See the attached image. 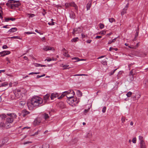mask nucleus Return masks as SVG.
<instances>
[{
    "instance_id": "8",
    "label": "nucleus",
    "mask_w": 148,
    "mask_h": 148,
    "mask_svg": "<svg viewBox=\"0 0 148 148\" xmlns=\"http://www.w3.org/2000/svg\"><path fill=\"white\" fill-rule=\"evenodd\" d=\"M29 112L26 110H23L22 111V114L23 117H25L26 115L28 114Z\"/></svg>"
},
{
    "instance_id": "30",
    "label": "nucleus",
    "mask_w": 148,
    "mask_h": 148,
    "mask_svg": "<svg viewBox=\"0 0 148 148\" xmlns=\"http://www.w3.org/2000/svg\"><path fill=\"white\" fill-rule=\"evenodd\" d=\"M78 39V37H76L75 38H74L71 40V41L72 42H76V41H77Z\"/></svg>"
},
{
    "instance_id": "7",
    "label": "nucleus",
    "mask_w": 148,
    "mask_h": 148,
    "mask_svg": "<svg viewBox=\"0 0 148 148\" xmlns=\"http://www.w3.org/2000/svg\"><path fill=\"white\" fill-rule=\"evenodd\" d=\"M43 49L45 51H47L49 50H54V49L52 47H48V46H45L44 48H43Z\"/></svg>"
},
{
    "instance_id": "19",
    "label": "nucleus",
    "mask_w": 148,
    "mask_h": 148,
    "mask_svg": "<svg viewBox=\"0 0 148 148\" xmlns=\"http://www.w3.org/2000/svg\"><path fill=\"white\" fill-rule=\"evenodd\" d=\"M43 117L45 120L48 119L49 118V116L48 114L46 113H45L43 114Z\"/></svg>"
},
{
    "instance_id": "11",
    "label": "nucleus",
    "mask_w": 148,
    "mask_h": 148,
    "mask_svg": "<svg viewBox=\"0 0 148 148\" xmlns=\"http://www.w3.org/2000/svg\"><path fill=\"white\" fill-rule=\"evenodd\" d=\"M57 97H58V94L56 93H52L51 95V99H53L54 98H56Z\"/></svg>"
},
{
    "instance_id": "16",
    "label": "nucleus",
    "mask_w": 148,
    "mask_h": 148,
    "mask_svg": "<svg viewBox=\"0 0 148 148\" xmlns=\"http://www.w3.org/2000/svg\"><path fill=\"white\" fill-rule=\"evenodd\" d=\"M50 96L49 94H47L44 97V99L45 102H46L49 99Z\"/></svg>"
},
{
    "instance_id": "39",
    "label": "nucleus",
    "mask_w": 148,
    "mask_h": 148,
    "mask_svg": "<svg viewBox=\"0 0 148 148\" xmlns=\"http://www.w3.org/2000/svg\"><path fill=\"white\" fill-rule=\"evenodd\" d=\"M133 71H132V70L130 73L129 74V75L130 76H131V75H132V77L133 78V76H134V74H133Z\"/></svg>"
},
{
    "instance_id": "37",
    "label": "nucleus",
    "mask_w": 148,
    "mask_h": 148,
    "mask_svg": "<svg viewBox=\"0 0 148 148\" xmlns=\"http://www.w3.org/2000/svg\"><path fill=\"white\" fill-rule=\"evenodd\" d=\"M5 126V124L4 123L1 122L0 123V127H4Z\"/></svg>"
},
{
    "instance_id": "14",
    "label": "nucleus",
    "mask_w": 148,
    "mask_h": 148,
    "mask_svg": "<svg viewBox=\"0 0 148 148\" xmlns=\"http://www.w3.org/2000/svg\"><path fill=\"white\" fill-rule=\"evenodd\" d=\"M92 5L91 2H89L86 5V9L87 10H90V8L91 7Z\"/></svg>"
},
{
    "instance_id": "34",
    "label": "nucleus",
    "mask_w": 148,
    "mask_h": 148,
    "mask_svg": "<svg viewBox=\"0 0 148 148\" xmlns=\"http://www.w3.org/2000/svg\"><path fill=\"white\" fill-rule=\"evenodd\" d=\"M117 69H116L114 70L113 71H111L110 73H109V75L110 76H111L113 74L115 71Z\"/></svg>"
},
{
    "instance_id": "12",
    "label": "nucleus",
    "mask_w": 148,
    "mask_h": 148,
    "mask_svg": "<svg viewBox=\"0 0 148 148\" xmlns=\"http://www.w3.org/2000/svg\"><path fill=\"white\" fill-rule=\"evenodd\" d=\"M70 6L73 7L75 8V9L77 10L78 7L76 5L74 2L70 3Z\"/></svg>"
},
{
    "instance_id": "35",
    "label": "nucleus",
    "mask_w": 148,
    "mask_h": 148,
    "mask_svg": "<svg viewBox=\"0 0 148 148\" xmlns=\"http://www.w3.org/2000/svg\"><path fill=\"white\" fill-rule=\"evenodd\" d=\"M2 87H5L7 86L8 83L7 82H5L1 84Z\"/></svg>"
},
{
    "instance_id": "36",
    "label": "nucleus",
    "mask_w": 148,
    "mask_h": 148,
    "mask_svg": "<svg viewBox=\"0 0 148 148\" xmlns=\"http://www.w3.org/2000/svg\"><path fill=\"white\" fill-rule=\"evenodd\" d=\"M0 117L3 119H5L6 117V115L5 114H2L0 115Z\"/></svg>"
},
{
    "instance_id": "26",
    "label": "nucleus",
    "mask_w": 148,
    "mask_h": 148,
    "mask_svg": "<svg viewBox=\"0 0 148 148\" xmlns=\"http://www.w3.org/2000/svg\"><path fill=\"white\" fill-rule=\"evenodd\" d=\"M77 93L79 97H81L82 95V92L79 90L77 91Z\"/></svg>"
},
{
    "instance_id": "57",
    "label": "nucleus",
    "mask_w": 148,
    "mask_h": 148,
    "mask_svg": "<svg viewBox=\"0 0 148 148\" xmlns=\"http://www.w3.org/2000/svg\"><path fill=\"white\" fill-rule=\"evenodd\" d=\"M102 63L104 65H105L107 64V62L106 60L102 61Z\"/></svg>"
},
{
    "instance_id": "13",
    "label": "nucleus",
    "mask_w": 148,
    "mask_h": 148,
    "mask_svg": "<svg viewBox=\"0 0 148 148\" xmlns=\"http://www.w3.org/2000/svg\"><path fill=\"white\" fill-rule=\"evenodd\" d=\"M13 119L12 118H8L6 119V121L8 123H11L13 122Z\"/></svg>"
},
{
    "instance_id": "32",
    "label": "nucleus",
    "mask_w": 148,
    "mask_h": 148,
    "mask_svg": "<svg viewBox=\"0 0 148 148\" xmlns=\"http://www.w3.org/2000/svg\"><path fill=\"white\" fill-rule=\"evenodd\" d=\"M116 38L114 39H113L111 41V40L110 41H109L108 42V44H110L112 42H114L116 40Z\"/></svg>"
},
{
    "instance_id": "41",
    "label": "nucleus",
    "mask_w": 148,
    "mask_h": 148,
    "mask_svg": "<svg viewBox=\"0 0 148 148\" xmlns=\"http://www.w3.org/2000/svg\"><path fill=\"white\" fill-rule=\"evenodd\" d=\"M106 106H104L102 110V112H103V113H105L106 111Z\"/></svg>"
},
{
    "instance_id": "9",
    "label": "nucleus",
    "mask_w": 148,
    "mask_h": 148,
    "mask_svg": "<svg viewBox=\"0 0 148 148\" xmlns=\"http://www.w3.org/2000/svg\"><path fill=\"white\" fill-rule=\"evenodd\" d=\"M41 121L39 119H36L35 120L34 122V125H39Z\"/></svg>"
},
{
    "instance_id": "48",
    "label": "nucleus",
    "mask_w": 148,
    "mask_h": 148,
    "mask_svg": "<svg viewBox=\"0 0 148 148\" xmlns=\"http://www.w3.org/2000/svg\"><path fill=\"white\" fill-rule=\"evenodd\" d=\"M26 34H36L34 32H25Z\"/></svg>"
},
{
    "instance_id": "6",
    "label": "nucleus",
    "mask_w": 148,
    "mask_h": 148,
    "mask_svg": "<svg viewBox=\"0 0 148 148\" xmlns=\"http://www.w3.org/2000/svg\"><path fill=\"white\" fill-rule=\"evenodd\" d=\"M14 95L16 99H18L22 97L21 93H18V92H15Z\"/></svg>"
},
{
    "instance_id": "49",
    "label": "nucleus",
    "mask_w": 148,
    "mask_h": 148,
    "mask_svg": "<svg viewBox=\"0 0 148 148\" xmlns=\"http://www.w3.org/2000/svg\"><path fill=\"white\" fill-rule=\"evenodd\" d=\"M52 60L51 59L49 58H47V59L45 60V61H47L48 62H50Z\"/></svg>"
},
{
    "instance_id": "24",
    "label": "nucleus",
    "mask_w": 148,
    "mask_h": 148,
    "mask_svg": "<svg viewBox=\"0 0 148 148\" xmlns=\"http://www.w3.org/2000/svg\"><path fill=\"white\" fill-rule=\"evenodd\" d=\"M26 102L25 101H21L19 103V105L21 106H23L25 104Z\"/></svg>"
},
{
    "instance_id": "4",
    "label": "nucleus",
    "mask_w": 148,
    "mask_h": 148,
    "mask_svg": "<svg viewBox=\"0 0 148 148\" xmlns=\"http://www.w3.org/2000/svg\"><path fill=\"white\" fill-rule=\"evenodd\" d=\"M71 93L72 95H71V97H69L68 96H66V97L68 99V102H69V101H70V102L71 103H73L74 102H75V103H77V102L76 101V99L73 98V97L74 95H73V93H72V92H71Z\"/></svg>"
},
{
    "instance_id": "44",
    "label": "nucleus",
    "mask_w": 148,
    "mask_h": 148,
    "mask_svg": "<svg viewBox=\"0 0 148 148\" xmlns=\"http://www.w3.org/2000/svg\"><path fill=\"white\" fill-rule=\"evenodd\" d=\"M29 17H33L35 16V15L34 14H28Z\"/></svg>"
},
{
    "instance_id": "55",
    "label": "nucleus",
    "mask_w": 148,
    "mask_h": 148,
    "mask_svg": "<svg viewBox=\"0 0 148 148\" xmlns=\"http://www.w3.org/2000/svg\"><path fill=\"white\" fill-rule=\"evenodd\" d=\"M71 15H72V17H71V18H75V15L74 14V13L73 12H72L71 14Z\"/></svg>"
},
{
    "instance_id": "54",
    "label": "nucleus",
    "mask_w": 148,
    "mask_h": 148,
    "mask_svg": "<svg viewBox=\"0 0 148 148\" xmlns=\"http://www.w3.org/2000/svg\"><path fill=\"white\" fill-rule=\"evenodd\" d=\"M129 6V3H128L125 6V7L124 8L125 9H127V8H128Z\"/></svg>"
},
{
    "instance_id": "61",
    "label": "nucleus",
    "mask_w": 148,
    "mask_h": 148,
    "mask_svg": "<svg viewBox=\"0 0 148 148\" xmlns=\"http://www.w3.org/2000/svg\"><path fill=\"white\" fill-rule=\"evenodd\" d=\"M101 37L102 36H97L95 37V38L96 39H99L101 38Z\"/></svg>"
},
{
    "instance_id": "40",
    "label": "nucleus",
    "mask_w": 148,
    "mask_h": 148,
    "mask_svg": "<svg viewBox=\"0 0 148 148\" xmlns=\"http://www.w3.org/2000/svg\"><path fill=\"white\" fill-rule=\"evenodd\" d=\"M87 75H86L84 74H75L73 75L74 76H85Z\"/></svg>"
},
{
    "instance_id": "5",
    "label": "nucleus",
    "mask_w": 148,
    "mask_h": 148,
    "mask_svg": "<svg viewBox=\"0 0 148 148\" xmlns=\"http://www.w3.org/2000/svg\"><path fill=\"white\" fill-rule=\"evenodd\" d=\"M10 53V51H3L0 52V54H1V56H4L6 55H8Z\"/></svg>"
},
{
    "instance_id": "46",
    "label": "nucleus",
    "mask_w": 148,
    "mask_h": 148,
    "mask_svg": "<svg viewBox=\"0 0 148 148\" xmlns=\"http://www.w3.org/2000/svg\"><path fill=\"white\" fill-rule=\"evenodd\" d=\"M132 142L133 143H136V138H133L132 140Z\"/></svg>"
},
{
    "instance_id": "18",
    "label": "nucleus",
    "mask_w": 148,
    "mask_h": 148,
    "mask_svg": "<svg viewBox=\"0 0 148 148\" xmlns=\"http://www.w3.org/2000/svg\"><path fill=\"white\" fill-rule=\"evenodd\" d=\"M12 3H14V4H16V6L18 7L20 5V3L18 1H16L13 0Z\"/></svg>"
},
{
    "instance_id": "2",
    "label": "nucleus",
    "mask_w": 148,
    "mask_h": 148,
    "mask_svg": "<svg viewBox=\"0 0 148 148\" xmlns=\"http://www.w3.org/2000/svg\"><path fill=\"white\" fill-rule=\"evenodd\" d=\"M13 0H9L8 1V2L6 3V5L8 7L12 9H14L18 7L16 6V4H14V3H12Z\"/></svg>"
},
{
    "instance_id": "45",
    "label": "nucleus",
    "mask_w": 148,
    "mask_h": 148,
    "mask_svg": "<svg viewBox=\"0 0 148 148\" xmlns=\"http://www.w3.org/2000/svg\"><path fill=\"white\" fill-rule=\"evenodd\" d=\"M66 7V8H68L69 6H70V3H66L65 4Z\"/></svg>"
},
{
    "instance_id": "42",
    "label": "nucleus",
    "mask_w": 148,
    "mask_h": 148,
    "mask_svg": "<svg viewBox=\"0 0 148 148\" xmlns=\"http://www.w3.org/2000/svg\"><path fill=\"white\" fill-rule=\"evenodd\" d=\"M138 33H139V30H136V32L135 34V37H137L138 35Z\"/></svg>"
},
{
    "instance_id": "23",
    "label": "nucleus",
    "mask_w": 148,
    "mask_h": 148,
    "mask_svg": "<svg viewBox=\"0 0 148 148\" xmlns=\"http://www.w3.org/2000/svg\"><path fill=\"white\" fill-rule=\"evenodd\" d=\"M63 55L65 56L66 57H67V58L70 57V55L68 53V52H64L63 53Z\"/></svg>"
},
{
    "instance_id": "21",
    "label": "nucleus",
    "mask_w": 148,
    "mask_h": 148,
    "mask_svg": "<svg viewBox=\"0 0 148 148\" xmlns=\"http://www.w3.org/2000/svg\"><path fill=\"white\" fill-rule=\"evenodd\" d=\"M127 10V9H125L124 8H123V10H122V11L121 12V14L122 16H123L124 14L126 13Z\"/></svg>"
},
{
    "instance_id": "63",
    "label": "nucleus",
    "mask_w": 148,
    "mask_h": 148,
    "mask_svg": "<svg viewBox=\"0 0 148 148\" xmlns=\"http://www.w3.org/2000/svg\"><path fill=\"white\" fill-rule=\"evenodd\" d=\"M10 20H11L12 21H14L15 19L14 18H10Z\"/></svg>"
},
{
    "instance_id": "33",
    "label": "nucleus",
    "mask_w": 148,
    "mask_h": 148,
    "mask_svg": "<svg viewBox=\"0 0 148 148\" xmlns=\"http://www.w3.org/2000/svg\"><path fill=\"white\" fill-rule=\"evenodd\" d=\"M109 21L110 22L112 23V22L114 21L115 22V19L113 18H111L109 19Z\"/></svg>"
},
{
    "instance_id": "62",
    "label": "nucleus",
    "mask_w": 148,
    "mask_h": 148,
    "mask_svg": "<svg viewBox=\"0 0 148 148\" xmlns=\"http://www.w3.org/2000/svg\"><path fill=\"white\" fill-rule=\"evenodd\" d=\"M4 140H3L2 141L3 143L0 145V147H2L3 145L5 143Z\"/></svg>"
},
{
    "instance_id": "43",
    "label": "nucleus",
    "mask_w": 148,
    "mask_h": 148,
    "mask_svg": "<svg viewBox=\"0 0 148 148\" xmlns=\"http://www.w3.org/2000/svg\"><path fill=\"white\" fill-rule=\"evenodd\" d=\"M135 53H134V55L135 56H139L140 55H139V52L138 51H136L135 52Z\"/></svg>"
},
{
    "instance_id": "58",
    "label": "nucleus",
    "mask_w": 148,
    "mask_h": 148,
    "mask_svg": "<svg viewBox=\"0 0 148 148\" xmlns=\"http://www.w3.org/2000/svg\"><path fill=\"white\" fill-rule=\"evenodd\" d=\"M8 48V46L6 45H3L2 47V48L3 49H6Z\"/></svg>"
},
{
    "instance_id": "28",
    "label": "nucleus",
    "mask_w": 148,
    "mask_h": 148,
    "mask_svg": "<svg viewBox=\"0 0 148 148\" xmlns=\"http://www.w3.org/2000/svg\"><path fill=\"white\" fill-rule=\"evenodd\" d=\"M62 65H63V66H62V67L64 68L63 69V70H65V69H69V68H71L70 67H69V68H67V67H68L69 66V65H63V64H62Z\"/></svg>"
},
{
    "instance_id": "17",
    "label": "nucleus",
    "mask_w": 148,
    "mask_h": 148,
    "mask_svg": "<svg viewBox=\"0 0 148 148\" xmlns=\"http://www.w3.org/2000/svg\"><path fill=\"white\" fill-rule=\"evenodd\" d=\"M140 148H146L144 141L140 142Z\"/></svg>"
},
{
    "instance_id": "53",
    "label": "nucleus",
    "mask_w": 148,
    "mask_h": 148,
    "mask_svg": "<svg viewBox=\"0 0 148 148\" xmlns=\"http://www.w3.org/2000/svg\"><path fill=\"white\" fill-rule=\"evenodd\" d=\"M100 33L101 34L104 35L106 33V32L105 31H102L100 32Z\"/></svg>"
},
{
    "instance_id": "47",
    "label": "nucleus",
    "mask_w": 148,
    "mask_h": 148,
    "mask_svg": "<svg viewBox=\"0 0 148 148\" xmlns=\"http://www.w3.org/2000/svg\"><path fill=\"white\" fill-rule=\"evenodd\" d=\"M82 38H84L85 37H87V35H85L83 34H82Z\"/></svg>"
},
{
    "instance_id": "22",
    "label": "nucleus",
    "mask_w": 148,
    "mask_h": 148,
    "mask_svg": "<svg viewBox=\"0 0 148 148\" xmlns=\"http://www.w3.org/2000/svg\"><path fill=\"white\" fill-rule=\"evenodd\" d=\"M49 145L48 144H43L42 147V148H49Z\"/></svg>"
},
{
    "instance_id": "51",
    "label": "nucleus",
    "mask_w": 148,
    "mask_h": 148,
    "mask_svg": "<svg viewBox=\"0 0 148 148\" xmlns=\"http://www.w3.org/2000/svg\"><path fill=\"white\" fill-rule=\"evenodd\" d=\"M34 65L36 67H38L39 66H41V64H38V63H35L34 64Z\"/></svg>"
},
{
    "instance_id": "15",
    "label": "nucleus",
    "mask_w": 148,
    "mask_h": 148,
    "mask_svg": "<svg viewBox=\"0 0 148 148\" xmlns=\"http://www.w3.org/2000/svg\"><path fill=\"white\" fill-rule=\"evenodd\" d=\"M17 30V28L16 27L12 28L10 29L8 31V32H16Z\"/></svg>"
},
{
    "instance_id": "1",
    "label": "nucleus",
    "mask_w": 148,
    "mask_h": 148,
    "mask_svg": "<svg viewBox=\"0 0 148 148\" xmlns=\"http://www.w3.org/2000/svg\"><path fill=\"white\" fill-rule=\"evenodd\" d=\"M43 100L38 97H33L31 100L28 101L27 104L29 109L32 110L34 107H37L42 106Z\"/></svg>"
},
{
    "instance_id": "20",
    "label": "nucleus",
    "mask_w": 148,
    "mask_h": 148,
    "mask_svg": "<svg viewBox=\"0 0 148 148\" xmlns=\"http://www.w3.org/2000/svg\"><path fill=\"white\" fill-rule=\"evenodd\" d=\"M3 15V13L2 11V8L0 6V19H3V17L2 15Z\"/></svg>"
},
{
    "instance_id": "29",
    "label": "nucleus",
    "mask_w": 148,
    "mask_h": 148,
    "mask_svg": "<svg viewBox=\"0 0 148 148\" xmlns=\"http://www.w3.org/2000/svg\"><path fill=\"white\" fill-rule=\"evenodd\" d=\"M139 139L140 141V142L144 141L143 140V137L141 136H139Z\"/></svg>"
},
{
    "instance_id": "25",
    "label": "nucleus",
    "mask_w": 148,
    "mask_h": 148,
    "mask_svg": "<svg viewBox=\"0 0 148 148\" xmlns=\"http://www.w3.org/2000/svg\"><path fill=\"white\" fill-rule=\"evenodd\" d=\"M72 59L73 60H74V59L76 60H76V61H75V62H77V61H79L83 60H84L83 59H79V58L77 57H75V58H72Z\"/></svg>"
},
{
    "instance_id": "56",
    "label": "nucleus",
    "mask_w": 148,
    "mask_h": 148,
    "mask_svg": "<svg viewBox=\"0 0 148 148\" xmlns=\"http://www.w3.org/2000/svg\"><path fill=\"white\" fill-rule=\"evenodd\" d=\"M32 143L31 142L28 141L25 142L24 143V145H26V144H28V143Z\"/></svg>"
},
{
    "instance_id": "60",
    "label": "nucleus",
    "mask_w": 148,
    "mask_h": 148,
    "mask_svg": "<svg viewBox=\"0 0 148 148\" xmlns=\"http://www.w3.org/2000/svg\"><path fill=\"white\" fill-rule=\"evenodd\" d=\"M10 20V18H6L5 19V21L6 22H8Z\"/></svg>"
},
{
    "instance_id": "64",
    "label": "nucleus",
    "mask_w": 148,
    "mask_h": 148,
    "mask_svg": "<svg viewBox=\"0 0 148 148\" xmlns=\"http://www.w3.org/2000/svg\"><path fill=\"white\" fill-rule=\"evenodd\" d=\"M92 41V40H88L86 41V42L88 43H90Z\"/></svg>"
},
{
    "instance_id": "59",
    "label": "nucleus",
    "mask_w": 148,
    "mask_h": 148,
    "mask_svg": "<svg viewBox=\"0 0 148 148\" xmlns=\"http://www.w3.org/2000/svg\"><path fill=\"white\" fill-rule=\"evenodd\" d=\"M92 136V134H91L88 133V134L87 135V136L88 137L90 138Z\"/></svg>"
},
{
    "instance_id": "52",
    "label": "nucleus",
    "mask_w": 148,
    "mask_h": 148,
    "mask_svg": "<svg viewBox=\"0 0 148 148\" xmlns=\"http://www.w3.org/2000/svg\"><path fill=\"white\" fill-rule=\"evenodd\" d=\"M121 121H122V123H124L125 121V118L123 117H122L121 119Z\"/></svg>"
},
{
    "instance_id": "3",
    "label": "nucleus",
    "mask_w": 148,
    "mask_h": 148,
    "mask_svg": "<svg viewBox=\"0 0 148 148\" xmlns=\"http://www.w3.org/2000/svg\"><path fill=\"white\" fill-rule=\"evenodd\" d=\"M71 92H72V93H73V95H74L75 93L74 91L72 90H69L63 92L62 95L60 97H58V99H59L62 98L66 95L70 94Z\"/></svg>"
},
{
    "instance_id": "50",
    "label": "nucleus",
    "mask_w": 148,
    "mask_h": 148,
    "mask_svg": "<svg viewBox=\"0 0 148 148\" xmlns=\"http://www.w3.org/2000/svg\"><path fill=\"white\" fill-rule=\"evenodd\" d=\"M16 115L14 113H12V117H14L15 118H16Z\"/></svg>"
},
{
    "instance_id": "31",
    "label": "nucleus",
    "mask_w": 148,
    "mask_h": 148,
    "mask_svg": "<svg viewBox=\"0 0 148 148\" xmlns=\"http://www.w3.org/2000/svg\"><path fill=\"white\" fill-rule=\"evenodd\" d=\"M132 94V92L130 91L128 92L126 94V96L128 97H130Z\"/></svg>"
},
{
    "instance_id": "10",
    "label": "nucleus",
    "mask_w": 148,
    "mask_h": 148,
    "mask_svg": "<svg viewBox=\"0 0 148 148\" xmlns=\"http://www.w3.org/2000/svg\"><path fill=\"white\" fill-rule=\"evenodd\" d=\"M80 28H74L73 31V34H77L79 33L80 31L79 30V29H80Z\"/></svg>"
},
{
    "instance_id": "38",
    "label": "nucleus",
    "mask_w": 148,
    "mask_h": 148,
    "mask_svg": "<svg viewBox=\"0 0 148 148\" xmlns=\"http://www.w3.org/2000/svg\"><path fill=\"white\" fill-rule=\"evenodd\" d=\"M99 27L101 29H103L104 27V25L101 23H100L99 24Z\"/></svg>"
},
{
    "instance_id": "27",
    "label": "nucleus",
    "mask_w": 148,
    "mask_h": 148,
    "mask_svg": "<svg viewBox=\"0 0 148 148\" xmlns=\"http://www.w3.org/2000/svg\"><path fill=\"white\" fill-rule=\"evenodd\" d=\"M8 38H14V39H21L18 36H14L10 37H9Z\"/></svg>"
}]
</instances>
